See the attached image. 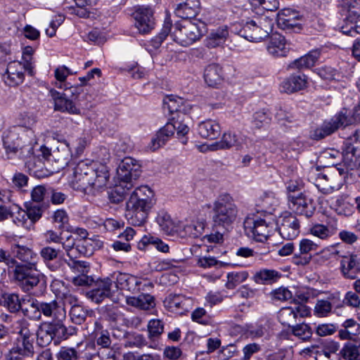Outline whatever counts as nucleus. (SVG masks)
Wrapping results in <instances>:
<instances>
[{"label": "nucleus", "mask_w": 360, "mask_h": 360, "mask_svg": "<svg viewBox=\"0 0 360 360\" xmlns=\"http://www.w3.org/2000/svg\"><path fill=\"white\" fill-rule=\"evenodd\" d=\"M11 252L16 259L11 278L24 292L30 293L36 288H44L45 276L38 269V255L22 244L15 237L10 240Z\"/></svg>", "instance_id": "nucleus-1"}, {"label": "nucleus", "mask_w": 360, "mask_h": 360, "mask_svg": "<svg viewBox=\"0 0 360 360\" xmlns=\"http://www.w3.org/2000/svg\"><path fill=\"white\" fill-rule=\"evenodd\" d=\"M108 179L109 172L105 165L86 160L75 167L70 185L75 190L94 193L105 187Z\"/></svg>", "instance_id": "nucleus-2"}, {"label": "nucleus", "mask_w": 360, "mask_h": 360, "mask_svg": "<svg viewBox=\"0 0 360 360\" xmlns=\"http://www.w3.org/2000/svg\"><path fill=\"white\" fill-rule=\"evenodd\" d=\"M155 193L148 186H141L131 193L127 202L125 217L129 224L142 226L155 204Z\"/></svg>", "instance_id": "nucleus-3"}, {"label": "nucleus", "mask_w": 360, "mask_h": 360, "mask_svg": "<svg viewBox=\"0 0 360 360\" xmlns=\"http://www.w3.org/2000/svg\"><path fill=\"white\" fill-rule=\"evenodd\" d=\"M141 165L138 160L131 157H125L120 163L117 174L120 180V185L116 186L109 195L112 202H120L122 201L127 191L133 186V181L136 180L141 174Z\"/></svg>", "instance_id": "nucleus-4"}, {"label": "nucleus", "mask_w": 360, "mask_h": 360, "mask_svg": "<svg viewBox=\"0 0 360 360\" xmlns=\"http://www.w3.org/2000/svg\"><path fill=\"white\" fill-rule=\"evenodd\" d=\"M238 212V207L231 194H219L212 205V221L214 226L229 229L236 221Z\"/></svg>", "instance_id": "nucleus-5"}, {"label": "nucleus", "mask_w": 360, "mask_h": 360, "mask_svg": "<svg viewBox=\"0 0 360 360\" xmlns=\"http://www.w3.org/2000/svg\"><path fill=\"white\" fill-rule=\"evenodd\" d=\"M354 122H360V101L359 105L354 108L352 117L347 115V110H342L330 120H326L320 126L310 131L311 139L319 141L331 135L340 127L352 124Z\"/></svg>", "instance_id": "nucleus-6"}, {"label": "nucleus", "mask_w": 360, "mask_h": 360, "mask_svg": "<svg viewBox=\"0 0 360 360\" xmlns=\"http://www.w3.org/2000/svg\"><path fill=\"white\" fill-rule=\"evenodd\" d=\"M187 117L186 114H177L176 116H172L170 121L162 127L156 133L155 137L151 139L148 148L152 151L158 150L166 143L169 139L174 135L175 131H176L178 138L183 139L181 142L184 144L186 143L187 139L185 138V136L188 133L189 128L184 121Z\"/></svg>", "instance_id": "nucleus-7"}, {"label": "nucleus", "mask_w": 360, "mask_h": 360, "mask_svg": "<svg viewBox=\"0 0 360 360\" xmlns=\"http://www.w3.org/2000/svg\"><path fill=\"white\" fill-rule=\"evenodd\" d=\"M206 30V24L200 19L176 22L171 37L182 46H188L199 40Z\"/></svg>", "instance_id": "nucleus-8"}, {"label": "nucleus", "mask_w": 360, "mask_h": 360, "mask_svg": "<svg viewBox=\"0 0 360 360\" xmlns=\"http://www.w3.org/2000/svg\"><path fill=\"white\" fill-rule=\"evenodd\" d=\"M245 233L258 242H264L278 229L275 216L264 215L261 217H247L243 223Z\"/></svg>", "instance_id": "nucleus-9"}, {"label": "nucleus", "mask_w": 360, "mask_h": 360, "mask_svg": "<svg viewBox=\"0 0 360 360\" xmlns=\"http://www.w3.org/2000/svg\"><path fill=\"white\" fill-rule=\"evenodd\" d=\"M273 20L267 16H261L248 21L240 30V34L245 39L254 42L267 37L273 30Z\"/></svg>", "instance_id": "nucleus-10"}, {"label": "nucleus", "mask_w": 360, "mask_h": 360, "mask_svg": "<svg viewBox=\"0 0 360 360\" xmlns=\"http://www.w3.org/2000/svg\"><path fill=\"white\" fill-rule=\"evenodd\" d=\"M72 333H68L64 323L44 322L36 330L37 342L39 346H48L52 341L57 344L60 340H65Z\"/></svg>", "instance_id": "nucleus-11"}, {"label": "nucleus", "mask_w": 360, "mask_h": 360, "mask_svg": "<svg viewBox=\"0 0 360 360\" xmlns=\"http://www.w3.org/2000/svg\"><path fill=\"white\" fill-rule=\"evenodd\" d=\"M105 277L98 278L94 281L92 289L86 292V297L92 302L99 304L105 299H110L113 302H117L118 298L115 297V290H113V278Z\"/></svg>", "instance_id": "nucleus-12"}, {"label": "nucleus", "mask_w": 360, "mask_h": 360, "mask_svg": "<svg viewBox=\"0 0 360 360\" xmlns=\"http://www.w3.org/2000/svg\"><path fill=\"white\" fill-rule=\"evenodd\" d=\"M17 334L14 345L20 347L25 353L33 356L34 354V342L36 337L34 326L25 319L17 322Z\"/></svg>", "instance_id": "nucleus-13"}, {"label": "nucleus", "mask_w": 360, "mask_h": 360, "mask_svg": "<svg viewBox=\"0 0 360 360\" xmlns=\"http://www.w3.org/2000/svg\"><path fill=\"white\" fill-rule=\"evenodd\" d=\"M303 22L304 16L292 8H284L278 14V27L290 32H300L302 30Z\"/></svg>", "instance_id": "nucleus-14"}, {"label": "nucleus", "mask_w": 360, "mask_h": 360, "mask_svg": "<svg viewBox=\"0 0 360 360\" xmlns=\"http://www.w3.org/2000/svg\"><path fill=\"white\" fill-rule=\"evenodd\" d=\"M359 152L356 148L349 143L345 144V147L342 153V163H340L337 167L340 175L352 174V172H360V158Z\"/></svg>", "instance_id": "nucleus-15"}, {"label": "nucleus", "mask_w": 360, "mask_h": 360, "mask_svg": "<svg viewBox=\"0 0 360 360\" xmlns=\"http://www.w3.org/2000/svg\"><path fill=\"white\" fill-rule=\"evenodd\" d=\"M288 207L295 214L311 217L315 212L316 206L312 199L302 193L297 195L289 194L288 195Z\"/></svg>", "instance_id": "nucleus-16"}, {"label": "nucleus", "mask_w": 360, "mask_h": 360, "mask_svg": "<svg viewBox=\"0 0 360 360\" xmlns=\"http://www.w3.org/2000/svg\"><path fill=\"white\" fill-rule=\"evenodd\" d=\"M20 127H12L3 133V145L8 159L13 158L19 150L25 146V141H22L20 136Z\"/></svg>", "instance_id": "nucleus-17"}, {"label": "nucleus", "mask_w": 360, "mask_h": 360, "mask_svg": "<svg viewBox=\"0 0 360 360\" xmlns=\"http://www.w3.org/2000/svg\"><path fill=\"white\" fill-rule=\"evenodd\" d=\"M135 27L140 34H148L155 27L153 11L150 7L139 6L132 13Z\"/></svg>", "instance_id": "nucleus-18"}, {"label": "nucleus", "mask_w": 360, "mask_h": 360, "mask_svg": "<svg viewBox=\"0 0 360 360\" xmlns=\"http://www.w3.org/2000/svg\"><path fill=\"white\" fill-rule=\"evenodd\" d=\"M310 314V309L304 304H295L293 307H282L278 313V319L283 326H291L298 318H304Z\"/></svg>", "instance_id": "nucleus-19"}, {"label": "nucleus", "mask_w": 360, "mask_h": 360, "mask_svg": "<svg viewBox=\"0 0 360 360\" xmlns=\"http://www.w3.org/2000/svg\"><path fill=\"white\" fill-rule=\"evenodd\" d=\"M41 315L51 319L49 323H64L66 319V310L63 304L56 300L49 302H41Z\"/></svg>", "instance_id": "nucleus-20"}, {"label": "nucleus", "mask_w": 360, "mask_h": 360, "mask_svg": "<svg viewBox=\"0 0 360 360\" xmlns=\"http://www.w3.org/2000/svg\"><path fill=\"white\" fill-rule=\"evenodd\" d=\"M300 221L291 213H285L281 217L277 231L281 236L286 240H293L300 233Z\"/></svg>", "instance_id": "nucleus-21"}, {"label": "nucleus", "mask_w": 360, "mask_h": 360, "mask_svg": "<svg viewBox=\"0 0 360 360\" xmlns=\"http://www.w3.org/2000/svg\"><path fill=\"white\" fill-rule=\"evenodd\" d=\"M319 245L308 238H303L299 243V252H295L292 257V262L295 265L304 266L311 260V252L316 251Z\"/></svg>", "instance_id": "nucleus-22"}, {"label": "nucleus", "mask_w": 360, "mask_h": 360, "mask_svg": "<svg viewBox=\"0 0 360 360\" xmlns=\"http://www.w3.org/2000/svg\"><path fill=\"white\" fill-rule=\"evenodd\" d=\"M179 1L174 13L180 18L193 20L200 12L199 0H176Z\"/></svg>", "instance_id": "nucleus-23"}, {"label": "nucleus", "mask_w": 360, "mask_h": 360, "mask_svg": "<svg viewBox=\"0 0 360 360\" xmlns=\"http://www.w3.org/2000/svg\"><path fill=\"white\" fill-rule=\"evenodd\" d=\"M285 90H304L315 88L313 81L304 74H292L281 83Z\"/></svg>", "instance_id": "nucleus-24"}, {"label": "nucleus", "mask_w": 360, "mask_h": 360, "mask_svg": "<svg viewBox=\"0 0 360 360\" xmlns=\"http://www.w3.org/2000/svg\"><path fill=\"white\" fill-rule=\"evenodd\" d=\"M51 97L54 101L55 109L70 113L76 114L78 109L76 108L73 99L76 95L72 92L70 96H67L63 91H51Z\"/></svg>", "instance_id": "nucleus-25"}, {"label": "nucleus", "mask_w": 360, "mask_h": 360, "mask_svg": "<svg viewBox=\"0 0 360 360\" xmlns=\"http://www.w3.org/2000/svg\"><path fill=\"white\" fill-rule=\"evenodd\" d=\"M63 251L60 248L45 246L40 249L39 255L46 266L51 271H57L62 266V262L57 259Z\"/></svg>", "instance_id": "nucleus-26"}, {"label": "nucleus", "mask_w": 360, "mask_h": 360, "mask_svg": "<svg viewBox=\"0 0 360 360\" xmlns=\"http://www.w3.org/2000/svg\"><path fill=\"white\" fill-rule=\"evenodd\" d=\"M340 272L346 279L354 280L360 274V259L356 255L343 257L340 261Z\"/></svg>", "instance_id": "nucleus-27"}, {"label": "nucleus", "mask_w": 360, "mask_h": 360, "mask_svg": "<svg viewBox=\"0 0 360 360\" xmlns=\"http://www.w3.org/2000/svg\"><path fill=\"white\" fill-rule=\"evenodd\" d=\"M321 56V51L319 49H313L305 55L295 59L288 65L292 70H304L310 69L315 66L316 62Z\"/></svg>", "instance_id": "nucleus-28"}, {"label": "nucleus", "mask_w": 360, "mask_h": 360, "mask_svg": "<svg viewBox=\"0 0 360 360\" xmlns=\"http://www.w3.org/2000/svg\"><path fill=\"white\" fill-rule=\"evenodd\" d=\"M139 278L131 274L124 273H117L115 274V278L113 279V285L117 289L127 290L132 293L139 292V288L137 287Z\"/></svg>", "instance_id": "nucleus-29"}, {"label": "nucleus", "mask_w": 360, "mask_h": 360, "mask_svg": "<svg viewBox=\"0 0 360 360\" xmlns=\"http://www.w3.org/2000/svg\"><path fill=\"white\" fill-rule=\"evenodd\" d=\"M94 342L92 344H87V347L91 345L95 347L96 345L99 347L100 349H110L112 345V339L109 331L104 329L102 324L98 321L94 322V330L93 332Z\"/></svg>", "instance_id": "nucleus-30"}, {"label": "nucleus", "mask_w": 360, "mask_h": 360, "mask_svg": "<svg viewBox=\"0 0 360 360\" xmlns=\"http://www.w3.org/2000/svg\"><path fill=\"white\" fill-rule=\"evenodd\" d=\"M229 35V32L228 26H220L210 31L205 40V44L209 49H214L221 46L226 42Z\"/></svg>", "instance_id": "nucleus-31"}, {"label": "nucleus", "mask_w": 360, "mask_h": 360, "mask_svg": "<svg viewBox=\"0 0 360 360\" xmlns=\"http://www.w3.org/2000/svg\"><path fill=\"white\" fill-rule=\"evenodd\" d=\"M22 303L21 311L25 316L33 321L41 319V301L33 297L24 296L22 297Z\"/></svg>", "instance_id": "nucleus-32"}, {"label": "nucleus", "mask_w": 360, "mask_h": 360, "mask_svg": "<svg viewBox=\"0 0 360 360\" xmlns=\"http://www.w3.org/2000/svg\"><path fill=\"white\" fill-rule=\"evenodd\" d=\"M339 13L344 17L342 22H347L360 14V0H340Z\"/></svg>", "instance_id": "nucleus-33"}, {"label": "nucleus", "mask_w": 360, "mask_h": 360, "mask_svg": "<svg viewBox=\"0 0 360 360\" xmlns=\"http://www.w3.org/2000/svg\"><path fill=\"white\" fill-rule=\"evenodd\" d=\"M222 68L217 63H211L204 70V79L209 87L218 88L223 77Z\"/></svg>", "instance_id": "nucleus-34"}, {"label": "nucleus", "mask_w": 360, "mask_h": 360, "mask_svg": "<svg viewBox=\"0 0 360 360\" xmlns=\"http://www.w3.org/2000/svg\"><path fill=\"white\" fill-rule=\"evenodd\" d=\"M163 103L172 116H176L177 114H186L188 110L185 99L176 94L167 95L164 98Z\"/></svg>", "instance_id": "nucleus-35"}, {"label": "nucleus", "mask_w": 360, "mask_h": 360, "mask_svg": "<svg viewBox=\"0 0 360 360\" xmlns=\"http://www.w3.org/2000/svg\"><path fill=\"white\" fill-rule=\"evenodd\" d=\"M266 49L269 54L276 57L285 56L288 52L285 37L279 34H273L271 36Z\"/></svg>", "instance_id": "nucleus-36"}, {"label": "nucleus", "mask_w": 360, "mask_h": 360, "mask_svg": "<svg viewBox=\"0 0 360 360\" xmlns=\"http://www.w3.org/2000/svg\"><path fill=\"white\" fill-rule=\"evenodd\" d=\"M339 349L337 342H331L327 347H319L312 346L311 348H307L311 355H314L315 360H335L334 356Z\"/></svg>", "instance_id": "nucleus-37"}, {"label": "nucleus", "mask_w": 360, "mask_h": 360, "mask_svg": "<svg viewBox=\"0 0 360 360\" xmlns=\"http://www.w3.org/2000/svg\"><path fill=\"white\" fill-rule=\"evenodd\" d=\"M198 131L201 137L212 140L220 135L221 127L215 121L208 120L199 124Z\"/></svg>", "instance_id": "nucleus-38"}, {"label": "nucleus", "mask_w": 360, "mask_h": 360, "mask_svg": "<svg viewBox=\"0 0 360 360\" xmlns=\"http://www.w3.org/2000/svg\"><path fill=\"white\" fill-rule=\"evenodd\" d=\"M281 276V274L275 269H262L255 274L253 280L258 284L269 285L276 282Z\"/></svg>", "instance_id": "nucleus-39"}, {"label": "nucleus", "mask_w": 360, "mask_h": 360, "mask_svg": "<svg viewBox=\"0 0 360 360\" xmlns=\"http://www.w3.org/2000/svg\"><path fill=\"white\" fill-rule=\"evenodd\" d=\"M244 139L231 132L224 133L220 141L216 143L217 149H229L235 147L237 150L243 148Z\"/></svg>", "instance_id": "nucleus-40"}, {"label": "nucleus", "mask_w": 360, "mask_h": 360, "mask_svg": "<svg viewBox=\"0 0 360 360\" xmlns=\"http://www.w3.org/2000/svg\"><path fill=\"white\" fill-rule=\"evenodd\" d=\"M126 302L128 305L143 310H148L155 306L154 297L147 293H142L138 297H127Z\"/></svg>", "instance_id": "nucleus-41"}, {"label": "nucleus", "mask_w": 360, "mask_h": 360, "mask_svg": "<svg viewBox=\"0 0 360 360\" xmlns=\"http://www.w3.org/2000/svg\"><path fill=\"white\" fill-rule=\"evenodd\" d=\"M340 354L346 360H360V339L345 342Z\"/></svg>", "instance_id": "nucleus-42"}, {"label": "nucleus", "mask_w": 360, "mask_h": 360, "mask_svg": "<svg viewBox=\"0 0 360 360\" xmlns=\"http://www.w3.org/2000/svg\"><path fill=\"white\" fill-rule=\"evenodd\" d=\"M339 330V337L342 340H351L354 336L360 334V325L353 319L345 320Z\"/></svg>", "instance_id": "nucleus-43"}, {"label": "nucleus", "mask_w": 360, "mask_h": 360, "mask_svg": "<svg viewBox=\"0 0 360 360\" xmlns=\"http://www.w3.org/2000/svg\"><path fill=\"white\" fill-rule=\"evenodd\" d=\"M92 313L93 311L91 309L80 304H75L73 309H70L69 316L72 323L81 325L85 322L86 318L91 316Z\"/></svg>", "instance_id": "nucleus-44"}, {"label": "nucleus", "mask_w": 360, "mask_h": 360, "mask_svg": "<svg viewBox=\"0 0 360 360\" xmlns=\"http://www.w3.org/2000/svg\"><path fill=\"white\" fill-rule=\"evenodd\" d=\"M156 221L161 229L167 234L171 235L176 231V226L171 216L164 210H160L156 217Z\"/></svg>", "instance_id": "nucleus-45"}, {"label": "nucleus", "mask_w": 360, "mask_h": 360, "mask_svg": "<svg viewBox=\"0 0 360 360\" xmlns=\"http://www.w3.org/2000/svg\"><path fill=\"white\" fill-rule=\"evenodd\" d=\"M309 233L321 240H327L337 231V228L333 226H326L322 224H314L309 229Z\"/></svg>", "instance_id": "nucleus-46"}, {"label": "nucleus", "mask_w": 360, "mask_h": 360, "mask_svg": "<svg viewBox=\"0 0 360 360\" xmlns=\"http://www.w3.org/2000/svg\"><path fill=\"white\" fill-rule=\"evenodd\" d=\"M96 243L91 238L87 239H77L76 249V258L84 256L89 257L96 250Z\"/></svg>", "instance_id": "nucleus-47"}, {"label": "nucleus", "mask_w": 360, "mask_h": 360, "mask_svg": "<svg viewBox=\"0 0 360 360\" xmlns=\"http://www.w3.org/2000/svg\"><path fill=\"white\" fill-rule=\"evenodd\" d=\"M3 304L11 313H17L22 307V297L20 299L17 293H4L2 295Z\"/></svg>", "instance_id": "nucleus-48"}, {"label": "nucleus", "mask_w": 360, "mask_h": 360, "mask_svg": "<svg viewBox=\"0 0 360 360\" xmlns=\"http://www.w3.org/2000/svg\"><path fill=\"white\" fill-rule=\"evenodd\" d=\"M205 225L203 221H193L191 224L184 226L180 234L182 237L198 238L202 236L205 229Z\"/></svg>", "instance_id": "nucleus-49"}, {"label": "nucleus", "mask_w": 360, "mask_h": 360, "mask_svg": "<svg viewBox=\"0 0 360 360\" xmlns=\"http://www.w3.org/2000/svg\"><path fill=\"white\" fill-rule=\"evenodd\" d=\"M172 29V22L169 16H166L162 30L158 35L151 39L150 43L154 49H158L165 40Z\"/></svg>", "instance_id": "nucleus-50"}, {"label": "nucleus", "mask_w": 360, "mask_h": 360, "mask_svg": "<svg viewBox=\"0 0 360 360\" xmlns=\"http://www.w3.org/2000/svg\"><path fill=\"white\" fill-rule=\"evenodd\" d=\"M340 30L345 35L355 37L360 34V14L347 22H342Z\"/></svg>", "instance_id": "nucleus-51"}, {"label": "nucleus", "mask_w": 360, "mask_h": 360, "mask_svg": "<svg viewBox=\"0 0 360 360\" xmlns=\"http://www.w3.org/2000/svg\"><path fill=\"white\" fill-rule=\"evenodd\" d=\"M186 299L181 295L169 294L165 300L164 304L172 311H177L184 309L186 304Z\"/></svg>", "instance_id": "nucleus-52"}, {"label": "nucleus", "mask_w": 360, "mask_h": 360, "mask_svg": "<svg viewBox=\"0 0 360 360\" xmlns=\"http://www.w3.org/2000/svg\"><path fill=\"white\" fill-rule=\"evenodd\" d=\"M317 188L323 194L328 195L338 191L342 188L341 184H337L334 186L329 184V179L327 176L322 174H319L315 184Z\"/></svg>", "instance_id": "nucleus-53"}, {"label": "nucleus", "mask_w": 360, "mask_h": 360, "mask_svg": "<svg viewBox=\"0 0 360 360\" xmlns=\"http://www.w3.org/2000/svg\"><path fill=\"white\" fill-rule=\"evenodd\" d=\"M249 276L247 271H232L227 274L226 286L229 289H233L244 282Z\"/></svg>", "instance_id": "nucleus-54"}, {"label": "nucleus", "mask_w": 360, "mask_h": 360, "mask_svg": "<svg viewBox=\"0 0 360 360\" xmlns=\"http://www.w3.org/2000/svg\"><path fill=\"white\" fill-rule=\"evenodd\" d=\"M68 258H76V249L77 245V239L75 238L72 235L63 237L60 243Z\"/></svg>", "instance_id": "nucleus-55"}, {"label": "nucleus", "mask_w": 360, "mask_h": 360, "mask_svg": "<svg viewBox=\"0 0 360 360\" xmlns=\"http://www.w3.org/2000/svg\"><path fill=\"white\" fill-rule=\"evenodd\" d=\"M292 333L297 338L307 341L311 338L313 330L309 324L302 323L292 326Z\"/></svg>", "instance_id": "nucleus-56"}, {"label": "nucleus", "mask_w": 360, "mask_h": 360, "mask_svg": "<svg viewBox=\"0 0 360 360\" xmlns=\"http://www.w3.org/2000/svg\"><path fill=\"white\" fill-rule=\"evenodd\" d=\"M69 147V143H64V146H61L62 153H60L59 147H57V150L53 151V158L56 162L60 163L61 167L68 165L70 158L72 156V152Z\"/></svg>", "instance_id": "nucleus-57"}, {"label": "nucleus", "mask_w": 360, "mask_h": 360, "mask_svg": "<svg viewBox=\"0 0 360 360\" xmlns=\"http://www.w3.org/2000/svg\"><path fill=\"white\" fill-rule=\"evenodd\" d=\"M342 158V153L336 150H328L324 151L321 155V161L326 164V166H338V162Z\"/></svg>", "instance_id": "nucleus-58"}, {"label": "nucleus", "mask_w": 360, "mask_h": 360, "mask_svg": "<svg viewBox=\"0 0 360 360\" xmlns=\"http://www.w3.org/2000/svg\"><path fill=\"white\" fill-rule=\"evenodd\" d=\"M77 258L65 259L68 266L75 273L79 274H88L90 270L89 263L85 261L77 260Z\"/></svg>", "instance_id": "nucleus-59"}, {"label": "nucleus", "mask_w": 360, "mask_h": 360, "mask_svg": "<svg viewBox=\"0 0 360 360\" xmlns=\"http://www.w3.org/2000/svg\"><path fill=\"white\" fill-rule=\"evenodd\" d=\"M30 170L33 175L38 179L49 176L52 174V172L46 167L45 163L43 162L41 160L35 158L34 161L30 167Z\"/></svg>", "instance_id": "nucleus-60"}, {"label": "nucleus", "mask_w": 360, "mask_h": 360, "mask_svg": "<svg viewBox=\"0 0 360 360\" xmlns=\"http://www.w3.org/2000/svg\"><path fill=\"white\" fill-rule=\"evenodd\" d=\"M148 338L150 340L158 338L164 331V323L160 319H152L148 323Z\"/></svg>", "instance_id": "nucleus-61"}, {"label": "nucleus", "mask_w": 360, "mask_h": 360, "mask_svg": "<svg viewBox=\"0 0 360 360\" xmlns=\"http://www.w3.org/2000/svg\"><path fill=\"white\" fill-rule=\"evenodd\" d=\"M79 352L75 347H61L56 354V360H78Z\"/></svg>", "instance_id": "nucleus-62"}, {"label": "nucleus", "mask_w": 360, "mask_h": 360, "mask_svg": "<svg viewBox=\"0 0 360 360\" xmlns=\"http://www.w3.org/2000/svg\"><path fill=\"white\" fill-rule=\"evenodd\" d=\"M25 207L29 220L32 226L41 217L43 212L42 208L39 205L34 202L27 204Z\"/></svg>", "instance_id": "nucleus-63"}, {"label": "nucleus", "mask_w": 360, "mask_h": 360, "mask_svg": "<svg viewBox=\"0 0 360 360\" xmlns=\"http://www.w3.org/2000/svg\"><path fill=\"white\" fill-rule=\"evenodd\" d=\"M18 208L13 212V220L15 224L29 229L32 225L28 222L29 218L26 210H22L18 205Z\"/></svg>", "instance_id": "nucleus-64"}]
</instances>
